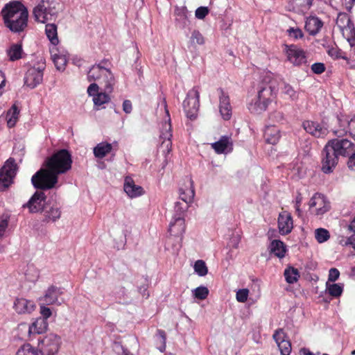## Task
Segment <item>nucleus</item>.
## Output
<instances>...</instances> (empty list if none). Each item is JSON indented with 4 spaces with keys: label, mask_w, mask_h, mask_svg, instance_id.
Instances as JSON below:
<instances>
[{
    "label": "nucleus",
    "mask_w": 355,
    "mask_h": 355,
    "mask_svg": "<svg viewBox=\"0 0 355 355\" xmlns=\"http://www.w3.org/2000/svg\"><path fill=\"white\" fill-rule=\"evenodd\" d=\"M72 159L69 152L60 150L46 158L44 168L35 173L31 182L34 187L43 190L58 188V175L64 174L71 168Z\"/></svg>",
    "instance_id": "1"
},
{
    "label": "nucleus",
    "mask_w": 355,
    "mask_h": 355,
    "mask_svg": "<svg viewBox=\"0 0 355 355\" xmlns=\"http://www.w3.org/2000/svg\"><path fill=\"white\" fill-rule=\"evenodd\" d=\"M354 148V144L347 139L329 140L322 150V171L324 173H331L338 164V157L349 155Z\"/></svg>",
    "instance_id": "2"
},
{
    "label": "nucleus",
    "mask_w": 355,
    "mask_h": 355,
    "mask_svg": "<svg viewBox=\"0 0 355 355\" xmlns=\"http://www.w3.org/2000/svg\"><path fill=\"white\" fill-rule=\"evenodd\" d=\"M1 14L6 26L12 32L19 33L27 27L28 12L20 1H12L6 3Z\"/></svg>",
    "instance_id": "3"
},
{
    "label": "nucleus",
    "mask_w": 355,
    "mask_h": 355,
    "mask_svg": "<svg viewBox=\"0 0 355 355\" xmlns=\"http://www.w3.org/2000/svg\"><path fill=\"white\" fill-rule=\"evenodd\" d=\"M59 11L60 3L58 0H36L33 16L35 21L46 24L55 21Z\"/></svg>",
    "instance_id": "4"
},
{
    "label": "nucleus",
    "mask_w": 355,
    "mask_h": 355,
    "mask_svg": "<svg viewBox=\"0 0 355 355\" xmlns=\"http://www.w3.org/2000/svg\"><path fill=\"white\" fill-rule=\"evenodd\" d=\"M336 124L333 128L336 136L340 137L349 133L355 140V114L351 118L344 115L338 116Z\"/></svg>",
    "instance_id": "5"
},
{
    "label": "nucleus",
    "mask_w": 355,
    "mask_h": 355,
    "mask_svg": "<svg viewBox=\"0 0 355 355\" xmlns=\"http://www.w3.org/2000/svg\"><path fill=\"white\" fill-rule=\"evenodd\" d=\"M60 344V337L51 333L38 339L37 348L42 355H54L58 352Z\"/></svg>",
    "instance_id": "6"
},
{
    "label": "nucleus",
    "mask_w": 355,
    "mask_h": 355,
    "mask_svg": "<svg viewBox=\"0 0 355 355\" xmlns=\"http://www.w3.org/2000/svg\"><path fill=\"white\" fill-rule=\"evenodd\" d=\"M200 92L198 87H194L190 89L187 95L186 99L183 101V108L186 115L190 119L196 118L199 110Z\"/></svg>",
    "instance_id": "7"
},
{
    "label": "nucleus",
    "mask_w": 355,
    "mask_h": 355,
    "mask_svg": "<svg viewBox=\"0 0 355 355\" xmlns=\"http://www.w3.org/2000/svg\"><path fill=\"white\" fill-rule=\"evenodd\" d=\"M48 327L46 320L39 318L31 324L21 323L18 326V330L24 338H30L33 335L40 334L46 331Z\"/></svg>",
    "instance_id": "8"
},
{
    "label": "nucleus",
    "mask_w": 355,
    "mask_h": 355,
    "mask_svg": "<svg viewBox=\"0 0 355 355\" xmlns=\"http://www.w3.org/2000/svg\"><path fill=\"white\" fill-rule=\"evenodd\" d=\"M17 165L12 159H8L0 169V189L8 187L16 175Z\"/></svg>",
    "instance_id": "9"
},
{
    "label": "nucleus",
    "mask_w": 355,
    "mask_h": 355,
    "mask_svg": "<svg viewBox=\"0 0 355 355\" xmlns=\"http://www.w3.org/2000/svg\"><path fill=\"white\" fill-rule=\"evenodd\" d=\"M309 209L315 216H322L330 209V202L322 194L316 193L309 200Z\"/></svg>",
    "instance_id": "10"
},
{
    "label": "nucleus",
    "mask_w": 355,
    "mask_h": 355,
    "mask_svg": "<svg viewBox=\"0 0 355 355\" xmlns=\"http://www.w3.org/2000/svg\"><path fill=\"white\" fill-rule=\"evenodd\" d=\"M284 52L287 60L295 66H300L306 63V53L303 49L296 45H285Z\"/></svg>",
    "instance_id": "11"
},
{
    "label": "nucleus",
    "mask_w": 355,
    "mask_h": 355,
    "mask_svg": "<svg viewBox=\"0 0 355 355\" xmlns=\"http://www.w3.org/2000/svg\"><path fill=\"white\" fill-rule=\"evenodd\" d=\"M44 67V63H42L37 67H32L29 68L25 75V85L31 88H34L40 84L43 80Z\"/></svg>",
    "instance_id": "12"
},
{
    "label": "nucleus",
    "mask_w": 355,
    "mask_h": 355,
    "mask_svg": "<svg viewBox=\"0 0 355 355\" xmlns=\"http://www.w3.org/2000/svg\"><path fill=\"white\" fill-rule=\"evenodd\" d=\"M166 114L168 116V120L162 124L160 135V138L162 139L160 148L162 149V152L166 155L171 151V137L173 136L171 119L169 118V114L168 110H166Z\"/></svg>",
    "instance_id": "13"
},
{
    "label": "nucleus",
    "mask_w": 355,
    "mask_h": 355,
    "mask_svg": "<svg viewBox=\"0 0 355 355\" xmlns=\"http://www.w3.org/2000/svg\"><path fill=\"white\" fill-rule=\"evenodd\" d=\"M302 127L304 130L317 138H323L327 135L329 130L324 123L306 120L302 123Z\"/></svg>",
    "instance_id": "14"
},
{
    "label": "nucleus",
    "mask_w": 355,
    "mask_h": 355,
    "mask_svg": "<svg viewBox=\"0 0 355 355\" xmlns=\"http://www.w3.org/2000/svg\"><path fill=\"white\" fill-rule=\"evenodd\" d=\"M46 195L43 191H36L28 202L24 205L27 207L31 213H37L44 211L46 206Z\"/></svg>",
    "instance_id": "15"
},
{
    "label": "nucleus",
    "mask_w": 355,
    "mask_h": 355,
    "mask_svg": "<svg viewBox=\"0 0 355 355\" xmlns=\"http://www.w3.org/2000/svg\"><path fill=\"white\" fill-rule=\"evenodd\" d=\"M44 220L46 223L55 222L61 217V206L57 202L48 201L43 211Z\"/></svg>",
    "instance_id": "16"
},
{
    "label": "nucleus",
    "mask_w": 355,
    "mask_h": 355,
    "mask_svg": "<svg viewBox=\"0 0 355 355\" xmlns=\"http://www.w3.org/2000/svg\"><path fill=\"white\" fill-rule=\"evenodd\" d=\"M277 94V89L275 82L270 81L268 83H263L260 86L258 91L259 98L270 103L271 101L275 98Z\"/></svg>",
    "instance_id": "17"
},
{
    "label": "nucleus",
    "mask_w": 355,
    "mask_h": 355,
    "mask_svg": "<svg viewBox=\"0 0 355 355\" xmlns=\"http://www.w3.org/2000/svg\"><path fill=\"white\" fill-rule=\"evenodd\" d=\"M63 292L60 288L51 286L46 291L44 295L41 297L40 300L44 304H61L63 300L59 301V297L62 295Z\"/></svg>",
    "instance_id": "18"
},
{
    "label": "nucleus",
    "mask_w": 355,
    "mask_h": 355,
    "mask_svg": "<svg viewBox=\"0 0 355 355\" xmlns=\"http://www.w3.org/2000/svg\"><path fill=\"white\" fill-rule=\"evenodd\" d=\"M293 227V218L287 211H282L278 217V228L282 235L289 234Z\"/></svg>",
    "instance_id": "19"
},
{
    "label": "nucleus",
    "mask_w": 355,
    "mask_h": 355,
    "mask_svg": "<svg viewBox=\"0 0 355 355\" xmlns=\"http://www.w3.org/2000/svg\"><path fill=\"white\" fill-rule=\"evenodd\" d=\"M102 76H104L107 78L111 79V71L100 64L94 65L91 67L87 73V80L89 82L92 81H99V79H102Z\"/></svg>",
    "instance_id": "20"
},
{
    "label": "nucleus",
    "mask_w": 355,
    "mask_h": 355,
    "mask_svg": "<svg viewBox=\"0 0 355 355\" xmlns=\"http://www.w3.org/2000/svg\"><path fill=\"white\" fill-rule=\"evenodd\" d=\"M35 304L25 298H17L13 309L18 314H30L35 309Z\"/></svg>",
    "instance_id": "21"
},
{
    "label": "nucleus",
    "mask_w": 355,
    "mask_h": 355,
    "mask_svg": "<svg viewBox=\"0 0 355 355\" xmlns=\"http://www.w3.org/2000/svg\"><path fill=\"white\" fill-rule=\"evenodd\" d=\"M51 54L56 69L59 71L64 70L68 61L67 53L53 47L51 49Z\"/></svg>",
    "instance_id": "22"
},
{
    "label": "nucleus",
    "mask_w": 355,
    "mask_h": 355,
    "mask_svg": "<svg viewBox=\"0 0 355 355\" xmlns=\"http://www.w3.org/2000/svg\"><path fill=\"white\" fill-rule=\"evenodd\" d=\"M185 229L184 218L182 216H173L168 228L170 234L174 236H182L185 232Z\"/></svg>",
    "instance_id": "23"
},
{
    "label": "nucleus",
    "mask_w": 355,
    "mask_h": 355,
    "mask_svg": "<svg viewBox=\"0 0 355 355\" xmlns=\"http://www.w3.org/2000/svg\"><path fill=\"white\" fill-rule=\"evenodd\" d=\"M219 111L225 120H229L232 116V106L230 98L222 89H220Z\"/></svg>",
    "instance_id": "24"
},
{
    "label": "nucleus",
    "mask_w": 355,
    "mask_h": 355,
    "mask_svg": "<svg viewBox=\"0 0 355 355\" xmlns=\"http://www.w3.org/2000/svg\"><path fill=\"white\" fill-rule=\"evenodd\" d=\"M123 189L127 195L131 198L139 197L144 193L143 188L136 185L132 178L128 177L125 179Z\"/></svg>",
    "instance_id": "25"
},
{
    "label": "nucleus",
    "mask_w": 355,
    "mask_h": 355,
    "mask_svg": "<svg viewBox=\"0 0 355 355\" xmlns=\"http://www.w3.org/2000/svg\"><path fill=\"white\" fill-rule=\"evenodd\" d=\"M281 137L280 130L275 125H268L265 128L264 138L268 144L275 145Z\"/></svg>",
    "instance_id": "26"
},
{
    "label": "nucleus",
    "mask_w": 355,
    "mask_h": 355,
    "mask_svg": "<svg viewBox=\"0 0 355 355\" xmlns=\"http://www.w3.org/2000/svg\"><path fill=\"white\" fill-rule=\"evenodd\" d=\"M280 89L282 94H283L286 98L292 101H296L298 100L300 94L299 91L295 89V88L289 83L283 81L282 83Z\"/></svg>",
    "instance_id": "27"
},
{
    "label": "nucleus",
    "mask_w": 355,
    "mask_h": 355,
    "mask_svg": "<svg viewBox=\"0 0 355 355\" xmlns=\"http://www.w3.org/2000/svg\"><path fill=\"white\" fill-rule=\"evenodd\" d=\"M322 26V22L316 17L307 18L305 23V29L312 35L317 34Z\"/></svg>",
    "instance_id": "28"
},
{
    "label": "nucleus",
    "mask_w": 355,
    "mask_h": 355,
    "mask_svg": "<svg viewBox=\"0 0 355 355\" xmlns=\"http://www.w3.org/2000/svg\"><path fill=\"white\" fill-rule=\"evenodd\" d=\"M268 105L269 103L259 98L257 95V98L249 104L248 109L252 113L259 114L266 111Z\"/></svg>",
    "instance_id": "29"
},
{
    "label": "nucleus",
    "mask_w": 355,
    "mask_h": 355,
    "mask_svg": "<svg viewBox=\"0 0 355 355\" xmlns=\"http://www.w3.org/2000/svg\"><path fill=\"white\" fill-rule=\"evenodd\" d=\"M45 34L53 46H57L59 43L58 37V26L54 23H46Z\"/></svg>",
    "instance_id": "30"
},
{
    "label": "nucleus",
    "mask_w": 355,
    "mask_h": 355,
    "mask_svg": "<svg viewBox=\"0 0 355 355\" xmlns=\"http://www.w3.org/2000/svg\"><path fill=\"white\" fill-rule=\"evenodd\" d=\"M195 196V190L191 179L189 180V187L186 189H180V197L183 202L189 205L193 202Z\"/></svg>",
    "instance_id": "31"
},
{
    "label": "nucleus",
    "mask_w": 355,
    "mask_h": 355,
    "mask_svg": "<svg viewBox=\"0 0 355 355\" xmlns=\"http://www.w3.org/2000/svg\"><path fill=\"white\" fill-rule=\"evenodd\" d=\"M270 253L274 254L279 258H283L285 257L286 252V245L284 243L279 240H273L271 241L269 246Z\"/></svg>",
    "instance_id": "32"
},
{
    "label": "nucleus",
    "mask_w": 355,
    "mask_h": 355,
    "mask_svg": "<svg viewBox=\"0 0 355 355\" xmlns=\"http://www.w3.org/2000/svg\"><path fill=\"white\" fill-rule=\"evenodd\" d=\"M112 146L111 144L107 142H101L98 144L94 148V155L98 159L105 157L108 153L111 152Z\"/></svg>",
    "instance_id": "33"
},
{
    "label": "nucleus",
    "mask_w": 355,
    "mask_h": 355,
    "mask_svg": "<svg viewBox=\"0 0 355 355\" xmlns=\"http://www.w3.org/2000/svg\"><path fill=\"white\" fill-rule=\"evenodd\" d=\"M232 144L228 137L223 136L219 141L212 143L211 147L218 154L225 153L229 146Z\"/></svg>",
    "instance_id": "34"
},
{
    "label": "nucleus",
    "mask_w": 355,
    "mask_h": 355,
    "mask_svg": "<svg viewBox=\"0 0 355 355\" xmlns=\"http://www.w3.org/2000/svg\"><path fill=\"white\" fill-rule=\"evenodd\" d=\"M7 55L10 61H15L22 58L23 49L21 44H12L6 51Z\"/></svg>",
    "instance_id": "35"
},
{
    "label": "nucleus",
    "mask_w": 355,
    "mask_h": 355,
    "mask_svg": "<svg viewBox=\"0 0 355 355\" xmlns=\"http://www.w3.org/2000/svg\"><path fill=\"white\" fill-rule=\"evenodd\" d=\"M343 37L347 40L351 47L355 46V27L352 22L347 26L340 31Z\"/></svg>",
    "instance_id": "36"
},
{
    "label": "nucleus",
    "mask_w": 355,
    "mask_h": 355,
    "mask_svg": "<svg viewBox=\"0 0 355 355\" xmlns=\"http://www.w3.org/2000/svg\"><path fill=\"white\" fill-rule=\"evenodd\" d=\"M19 110L15 105H13L8 111L6 114L7 124L9 128L14 127L18 121Z\"/></svg>",
    "instance_id": "37"
},
{
    "label": "nucleus",
    "mask_w": 355,
    "mask_h": 355,
    "mask_svg": "<svg viewBox=\"0 0 355 355\" xmlns=\"http://www.w3.org/2000/svg\"><path fill=\"white\" fill-rule=\"evenodd\" d=\"M284 275L288 284H294L297 282L300 277V272L297 269L293 267H288L285 269Z\"/></svg>",
    "instance_id": "38"
},
{
    "label": "nucleus",
    "mask_w": 355,
    "mask_h": 355,
    "mask_svg": "<svg viewBox=\"0 0 355 355\" xmlns=\"http://www.w3.org/2000/svg\"><path fill=\"white\" fill-rule=\"evenodd\" d=\"M175 21L183 27L187 25L188 16L186 8H176L175 9Z\"/></svg>",
    "instance_id": "39"
},
{
    "label": "nucleus",
    "mask_w": 355,
    "mask_h": 355,
    "mask_svg": "<svg viewBox=\"0 0 355 355\" xmlns=\"http://www.w3.org/2000/svg\"><path fill=\"white\" fill-rule=\"evenodd\" d=\"M98 83L103 87V89L107 92H112L114 90V86L116 84V80L111 72V79L105 78L104 76H102V79H99Z\"/></svg>",
    "instance_id": "40"
},
{
    "label": "nucleus",
    "mask_w": 355,
    "mask_h": 355,
    "mask_svg": "<svg viewBox=\"0 0 355 355\" xmlns=\"http://www.w3.org/2000/svg\"><path fill=\"white\" fill-rule=\"evenodd\" d=\"M205 43V40L202 33L198 30L193 31L189 40V46L196 47L197 44L203 45Z\"/></svg>",
    "instance_id": "41"
},
{
    "label": "nucleus",
    "mask_w": 355,
    "mask_h": 355,
    "mask_svg": "<svg viewBox=\"0 0 355 355\" xmlns=\"http://www.w3.org/2000/svg\"><path fill=\"white\" fill-rule=\"evenodd\" d=\"M326 286L328 293L334 297H338L343 293V285L342 284H329L327 282Z\"/></svg>",
    "instance_id": "42"
},
{
    "label": "nucleus",
    "mask_w": 355,
    "mask_h": 355,
    "mask_svg": "<svg viewBox=\"0 0 355 355\" xmlns=\"http://www.w3.org/2000/svg\"><path fill=\"white\" fill-rule=\"evenodd\" d=\"M313 0H293V7L300 12H306L312 6Z\"/></svg>",
    "instance_id": "43"
},
{
    "label": "nucleus",
    "mask_w": 355,
    "mask_h": 355,
    "mask_svg": "<svg viewBox=\"0 0 355 355\" xmlns=\"http://www.w3.org/2000/svg\"><path fill=\"white\" fill-rule=\"evenodd\" d=\"M111 92H107L104 90V92H98L96 95L93 97V101L95 105H101L103 104L107 103L110 101V97L109 94Z\"/></svg>",
    "instance_id": "44"
},
{
    "label": "nucleus",
    "mask_w": 355,
    "mask_h": 355,
    "mask_svg": "<svg viewBox=\"0 0 355 355\" xmlns=\"http://www.w3.org/2000/svg\"><path fill=\"white\" fill-rule=\"evenodd\" d=\"M336 26L340 31L352 23L351 19L346 13H339L336 19Z\"/></svg>",
    "instance_id": "45"
},
{
    "label": "nucleus",
    "mask_w": 355,
    "mask_h": 355,
    "mask_svg": "<svg viewBox=\"0 0 355 355\" xmlns=\"http://www.w3.org/2000/svg\"><path fill=\"white\" fill-rule=\"evenodd\" d=\"M315 238L318 243H322L329 239L330 234L324 228H318L315 230Z\"/></svg>",
    "instance_id": "46"
},
{
    "label": "nucleus",
    "mask_w": 355,
    "mask_h": 355,
    "mask_svg": "<svg viewBox=\"0 0 355 355\" xmlns=\"http://www.w3.org/2000/svg\"><path fill=\"white\" fill-rule=\"evenodd\" d=\"M16 355H39V353L30 344H24L17 350Z\"/></svg>",
    "instance_id": "47"
},
{
    "label": "nucleus",
    "mask_w": 355,
    "mask_h": 355,
    "mask_svg": "<svg viewBox=\"0 0 355 355\" xmlns=\"http://www.w3.org/2000/svg\"><path fill=\"white\" fill-rule=\"evenodd\" d=\"M192 293L195 298L203 300L207 297L209 290L207 287L200 286L192 290Z\"/></svg>",
    "instance_id": "48"
},
{
    "label": "nucleus",
    "mask_w": 355,
    "mask_h": 355,
    "mask_svg": "<svg viewBox=\"0 0 355 355\" xmlns=\"http://www.w3.org/2000/svg\"><path fill=\"white\" fill-rule=\"evenodd\" d=\"M194 270L200 277L205 276L208 272L205 262L202 260H198L194 263Z\"/></svg>",
    "instance_id": "49"
},
{
    "label": "nucleus",
    "mask_w": 355,
    "mask_h": 355,
    "mask_svg": "<svg viewBox=\"0 0 355 355\" xmlns=\"http://www.w3.org/2000/svg\"><path fill=\"white\" fill-rule=\"evenodd\" d=\"M189 207V205L184 202H177L174 207V214L173 216H182L184 218L185 213Z\"/></svg>",
    "instance_id": "50"
},
{
    "label": "nucleus",
    "mask_w": 355,
    "mask_h": 355,
    "mask_svg": "<svg viewBox=\"0 0 355 355\" xmlns=\"http://www.w3.org/2000/svg\"><path fill=\"white\" fill-rule=\"evenodd\" d=\"M286 33L288 37L294 40H298L304 36L302 30L298 27L290 28L286 31Z\"/></svg>",
    "instance_id": "51"
},
{
    "label": "nucleus",
    "mask_w": 355,
    "mask_h": 355,
    "mask_svg": "<svg viewBox=\"0 0 355 355\" xmlns=\"http://www.w3.org/2000/svg\"><path fill=\"white\" fill-rule=\"evenodd\" d=\"M157 338L160 342V345L157 347L158 349L163 352L166 349V334L163 330H157Z\"/></svg>",
    "instance_id": "52"
},
{
    "label": "nucleus",
    "mask_w": 355,
    "mask_h": 355,
    "mask_svg": "<svg viewBox=\"0 0 355 355\" xmlns=\"http://www.w3.org/2000/svg\"><path fill=\"white\" fill-rule=\"evenodd\" d=\"M282 355H290L291 345L288 340L281 342L278 345Z\"/></svg>",
    "instance_id": "53"
},
{
    "label": "nucleus",
    "mask_w": 355,
    "mask_h": 355,
    "mask_svg": "<svg viewBox=\"0 0 355 355\" xmlns=\"http://www.w3.org/2000/svg\"><path fill=\"white\" fill-rule=\"evenodd\" d=\"M249 290L247 288L239 289L236 294V300L239 302H245L248 300Z\"/></svg>",
    "instance_id": "54"
},
{
    "label": "nucleus",
    "mask_w": 355,
    "mask_h": 355,
    "mask_svg": "<svg viewBox=\"0 0 355 355\" xmlns=\"http://www.w3.org/2000/svg\"><path fill=\"white\" fill-rule=\"evenodd\" d=\"M209 13L207 7L201 6L196 9L195 12L196 17L199 19H203Z\"/></svg>",
    "instance_id": "55"
},
{
    "label": "nucleus",
    "mask_w": 355,
    "mask_h": 355,
    "mask_svg": "<svg viewBox=\"0 0 355 355\" xmlns=\"http://www.w3.org/2000/svg\"><path fill=\"white\" fill-rule=\"evenodd\" d=\"M273 338L277 345L281 342L285 341V334L283 329H279L276 330L275 334H273Z\"/></svg>",
    "instance_id": "56"
},
{
    "label": "nucleus",
    "mask_w": 355,
    "mask_h": 355,
    "mask_svg": "<svg viewBox=\"0 0 355 355\" xmlns=\"http://www.w3.org/2000/svg\"><path fill=\"white\" fill-rule=\"evenodd\" d=\"M328 54L335 58V59H338V58H343V59H346V57H345L344 55H343V52L338 49L337 48H331L328 50Z\"/></svg>",
    "instance_id": "57"
},
{
    "label": "nucleus",
    "mask_w": 355,
    "mask_h": 355,
    "mask_svg": "<svg viewBox=\"0 0 355 355\" xmlns=\"http://www.w3.org/2000/svg\"><path fill=\"white\" fill-rule=\"evenodd\" d=\"M340 276V272L338 269L333 268H331L329 271V275H328V282H336Z\"/></svg>",
    "instance_id": "58"
},
{
    "label": "nucleus",
    "mask_w": 355,
    "mask_h": 355,
    "mask_svg": "<svg viewBox=\"0 0 355 355\" xmlns=\"http://www.w3.org/2000/svg\"><path fill=\"white\" fill-rule=\"evenodd\" d=\"M312 71L315 74H321L325 70V66L323 63L316 62L311 66Z\"/></svg>",
    "instance_id": "59"
},
{
    "label": "nucleus",
    "mask_w": 355,
    "mask_h": 355,
    "mask_svg": "<svg viewBox=\"0 0 355 355\" xmlns=\"http://www.w3.org/2000/svg\"><path fill=\"white\" fill-rule=\"evenodd\" d=\"M340 243L343 245H351L352 248L355 250V234L347 239H342L340 241Z\"/></svg>",
    "instance_id": "60"
},
{
    "label": "nucleus",
    "mask_w": 355,
    "mask_h": 355,
    "mask_svg": "<svg viewBox=\"0 0 355 355\" xmlns=\"http://www.w3.org/2000/svg\"><path fill=\"white\" fill-rule=\"evenodd\" d=\"M98 90L99 86L96 83H93L88 87L87 93L89 96L94 97L99 92Z\"/></svg>",
    "instance_id": "61"
},
{
    "label": "nucleus",
    "mask_w": 355,
    "mask_h": 355,
    "mask_svg": "<svg viewBox=\"0 0 355 355\" xmlns=\"http://www.w3.org/2000/svg\"><path fill=\"white\" fill-rule=\"evenodd\" d=\"M45 304L40 306V313L43 316L42 319L46 320L51 315V311L49 308L44 306Z\"/></svg>",
    "instance_id": "62"
},
{
    "label": "nucleus",
    "mask_w": 355,
    "mask_h": 355,
    "mask_svg": "<svg viewBox=\"0 0 355 355\" xmlns=\"http://www.w3.org/2000/svg\"><path fill=\"white\" fill-rule=\"evenodd\" d=\"M8 225V223L6 219H2L0 220V239L3 238L4 236Z\"/></svg>",
    "instance_id": "63"
},
{
    "label": "nucleus",
    "mask_w": 355,
    "mask_h": 355,
    "mask_svg": "<svg viewBox=\"0 0 355 355\" xmlns=\"http://www.w3.org/2000/svg\"><path fill=\"white\" fill-rule=\"evenodd\" d=\"M123 112H125L126 114H130L131 113L132 110V103L129 100H125L123 102Z\"/></svg>",
    "instance_id": "64"
}]
</instances>
